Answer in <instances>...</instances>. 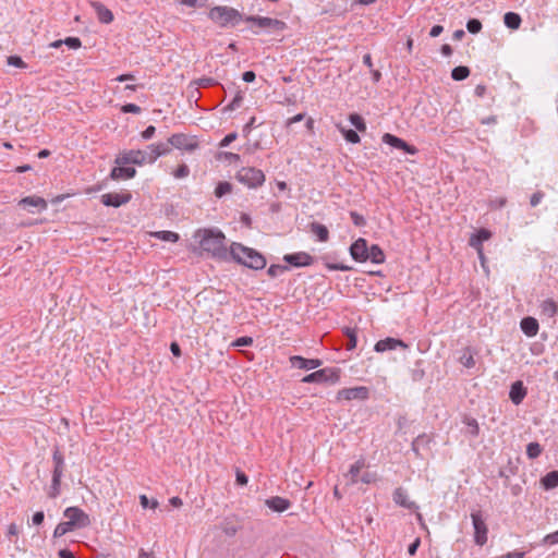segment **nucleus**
<instances>
[{"instance_id":"nucleus-1","label":"nucleus","mask_w":558,"mask_h":558,"mask_svg":"<svg viewBox=\"0 0 558 558\" xmlns=\"http://www.w3.org/2000/svg\"><path fill=\"white\" fill-rule=\"evenodd\" d=\"M194 238H199V247L213 258L217 260L231 258L230 251L227 250L225 244L226 236L220 230L199 229Z\"/></svg>"},{"instance_id":"nucleus-2","label":"nucleus","mask_w":558,"mask_h":558,"mask_svg":"<svg viewBox=\"0 0 558 558\" xmlns=\"http://www.w3.org/2000/svg\"><path fill=\"white\" fill-rule=\"evenodd\" d=\"M230 257L235 263L254 270L264 269L267 264L263 254L238 242L231 244Z\"/></svg>"},{"instance_id":"nucleus-3","label":"nucleus","mask_w":558,"mask_h":558,"mask_svg":"<svg viewBox=\"0 0 558 558\" xmlns=\"http://www.w3.org/2000/svg\"><path fill=\"white\" fill-rule=\"evenodd\" d=\"M66 469L65 458L59 446H54L52 450V471L51 484L47 490V496L56 499L61 494V478Z\"/></svg>"},{"instance_id":"nucleus-4","label":"nucleus","mask_w":558,"mask_h":558,"mask_svg":"<svg viewBox=\"0 0 558 558\" xmlns=\"http://www.w3.org/2000/svg\"><path fill=\"white\" fill-rule=\"evenodd\" d=\"M208 17L220 27H233L245 19L236 9L227 5L211 8Z\"/></svg>"},{"instance_id":"nucleus-5","label":"nucleus","mask_w":558,"mask_h":558,"mask_svg":"<svg viewBox=\"0 0 558 558\" xmlns=\"http://www.w3.org/2000/svg\"><path fill=\"white\" fill-rule=\"evenodd\" d=\"M235 179L248 189H257L265 182V174L255 167H242L235 174Z\"/></svg>"},{"instance_id":"nucleus-6","label":"nucleus","mask_w":558,"mask_h":558,"mask_svg":"<svg viewBox=\"0 0 558 558\" xmlns=\"http://www.w3.org/2000/svg\"><path fill=\"white\" fill-rule=\"evenodd\" d=\"M340 368L337 367H325L318 371H315L302 378V383H316V384H323V383H330V384H337L340 380Z\"/></svg>"},{"instance_id":"nucleus-7","label":"nucleus","mask_w":558,"mask_h":558,"mask_svg":"<svg viewBox=\"0 0 558 558\" xmlns=\"http://www.w3.org/2000/svg\"><path fill=\"white\" fill-rule=\"evenodd\" d=\"M244 21L262 29L283 32L287 28L286 22L268 16L247 15Z\"/></svg>"},{"instance_id":"nucleus-8","label":"nucleus","mask_w":558,"mask_h":558,"mask_svg":"<svg viewBox=\"0 0 558 558\" xmlns=\"http://www.w3.org/2000/svg\"><path fill=\"white\" fill-rule=\"evenodd\" d=\"M472 524L474 529V543L477 546H484L487 543L488 527L481 510L471 512Z\"/></svg>"},{"instance_id":"nucleus-9","label":"nucleus","mask_w":558,"mask_h":558,"mask_svg":"<svg viewBox=\"0 0 558 558\" xmlns=\"http://www.w3.org/2000/svg\"><path fill=\"white\" fill-rule=\"evenodd\" d=\"M171 149L177 148L185 151H194L199 147V142L195 135H187L184 133L172 134L168 138Z\"/></svg>"},{"instance_id":"nucleus-10","label":"nucleus","mask_w":558,"mask_h":558,"mask_svg":"<svg viewBox=\"0 0 558 558\" xmlns=\"http://www.w3.org/2000/svg\"><path fill=\"white\" fill-rule=\"evenodd\" d=\"M114 163L119 166H143L146 163L144 150L141 149H130L121 151L114 159Z\"/></svg>"},{"instance_id":"nucleus-11","label":"nucleus","mask_w":558,"mask_h":558,"mask_svg":"<svg viewBox=\"0 0 558 558\" xmlns=\"http://www.w3.org/2000/svg\"><path fill=\"white\" fill-rule=\"evenodd\" d=\"M369 398V389L365 386L342 388L337 392L336 399L337 401H351V400H360L365 401Z\"/></svg>"},{"instance_id":"nucleus-12","label":"nucleus","mask_w":558,"mask_h":558,"mask_svg":"<svg viewBox=\"0 0 558 558\" xmlns=\"http://www.w3.org/2000/svg\"><path fill=\"white\" fill-rule=\"evenodd\" d=\"M63 515L78 530L90 525L89 515L78 507H68Z\"/></svg>"},{"instance_id":"nucleus-13","label":"nucleus","mask_w":558,"mask_h":558,"mask_svg":"<svg viewBox=\"0 0 558 558\" xmlns=\"http://www.w3.org/2000/svg\"><path fill=\"white\" fill-rule=\"evenodd\" d=\"M131 199L132 193L128 190H123L120 193H106L100 196V202L102 205L114 208L130 203Z\"/></svg>"},{"instance_id":"nucleus-14","label":"nucleus","mask_w":558,"mask_h":558,"mask_svg":"<svg viewBox=\"0 0 558 558\" xmlns=\"http://www.w3.org/2000/svg\"><path fill=\"white\" fill-rule=\"evenodd\" d=\"M171 153L170 144L167 142H159L156 144H149L144 149L146 163H154L159 157L166 156Z\"/></svg>"},{"instance_id":"nucleus-15","label":"nucleus","mask_w":558,"mask_h":558,"mask_svg":"<svg viewBox=\"0 0 558 558\" xmlns=\"http://www.w3.org/2000/svg\"><path fill=\"white\" fill-rule=\"evenodd\" d=\"M219 527L225 535L232 537L243 529V520L238 514L231 513L222 519Z\"/></svg>"},{"instance_id":"nucleus-16","label":"nucleus","mask_w":558,"mask_h":558,"mask_svg":"<svg viewBox=\"0 0 558 558\" xmlns=\"http://www.w3.org/2000/svg\"><path fill=\"white\" fill-rule=\"evenodd\" d=\"M383 142L393 148L403 150L409 155H416L418 153V149L414 145H411L401 137L390 133H385L383 135Z\"/></svg>"},{"instance_id":"nucleus-17","label":"nucleus","mask_w":558,"mask_h":558,"mask_svg":"<svg viewBox=\"0 0 558 558\" xmlns=\"http://www.w3.org/2000/svg\"><path fill=\"white\" fill-rule=\"evenodd\" d=\"M351 257L359 263L368 260L369 250L367 241L364 238L355 240L349 248Z\"/></svg>"},{"instance_id":"nucleus-18","label":"nucleus","mask_w":558,"mask_h":558,"mask_svg":"<svg viewBox=\"0 0 558 558\" xmlns=\"http://www.w3.org/2000/svg\"><path fill=\"white\" fill-rule=\"evenodd\" d=\"M289 266L292 267H306L314 263V257L306 252H296L286 254L282 258Z\"/></svg>"},{"instance_id":"nucleus-19","label":"nucleus","mask_w":558,"mask_h":558,"mask_svg":"<svg viewBox=\"0 0 558 558\" xmlns=\"http://www.w3.org/2000/svg\"><path fill=\"white\" fill-rule=\"evenodd\" d=\"M397 348L408 349V344L401 339L387 337L376 342L374 350L378 353L396 350Z\"/></svg>"},{"instance_id":"nucleus-20","label":"nucleus","mask_w":558,"mask_h":558,"mask_svg":"<svg viewBox=\"0 0 558 558\" xmlns=\"http://www.w3.org/2000/svg\"><path fill=\"white\" fill-rule=\"evenodd\" d=\"M289 361L292 367L300 369H314L323 364V361L319 359H306L301 355H292Z\"/></svg>"},{"instance_id":"nucleus-21","label":"nucleus","mask_w":558,"mask_h":558,"mask_svg":"<svg viewBox=\"0 0 558 558\" xmlns=\"http://www.w3.org/2000/svg\"><path fill=\"white\" fill-rule=\"evenodd\" d=\"M90 7L95 10L97 19L102 24H110L114 16L111 10L99 1L88 0Z\"/></svg>"},{"instance_id":"nucleus-22","label":"nucleus","mask_w":558,"mask_h":558,"mask_svg":"<svg viewBox=\"0 0 558 558\" xmlns=\"http://www.w3.org/2000/svg\"><path fill=\"white\" fill-rule=\"evenodd\" d=\"M392 500L396 505L405 508L408 510H417L418 506L414 502L409 500L407 492L402 487H397L392 493Z\"/></svg>"},{"instance_id":"nucleus-23","label":"nucleus","mask_w":558,"mask_h":558,"mask_svg":"<svg viewBox=\"0 0 558 558\" xmlns=\"http://www.w3.org/2000/svg\"><path fill=\"white\" fill-rule=\"evenodd\" d=\"M136 175L134 167L119 166L113 167L109 173V178L113 181L130 180Z\"/></svg>"},{"instance_id":"nucleus-24","label":"nucleus","mask_w":558,"mask_h":558,"mask_svg":"<svg viewBox=\"0 0 558 558\" xmlns=\"http://www.w3.org/2000/svg\"><path fill=\"white\" fill-rule=\"evenodd\" d=\"M526 387L521 380H517L510 387L509 398L513 404L519 405L526 397Z\"/></svg>"},{"instance_id":"nucleus-25","label":"nucleus","mask_w":558,"mask_h":558,"mask_svg":"<svg viewBox=\"0 0 558 558\" xmlns=\"http://www.w3.org/2000/svg\"><path fill=\"white\" fill-rule=\"evenodd\" d=\"M492 238V232L486 228L478 229L475 233H473L469 240L470 246L474 247L477 253H481V248L483 247V242L489 240Z\"/></svg>"},{"instance_id":"nucleus-26","label":"nucleus","mask_w":558,"mask_h":558,"mask_svg":"<svg viewBox=\"0 0 558 558\" xmlns=\"http://www.w3.org/2000/svg\"><path fill=\"white\" fill-rule=\"evenodd\" d=\"M265 505L274 512H283L291 507V501L280 496H274L265 500Z\"/></svg>"},{"instance_id":"nucleus-27","label":"nucleus","mask_w":558,"mask_h":558,"mask_svg":"<svg viewBox=\"0 0 558 558\" xmlns=\"http://www.w3.org/2000/svg\"><path fill=\"white\" fill-rule=\"evenodd\" d=\"M520 327L523 333L527 337L536 336L539 329L537 319L532 316L523 317L520 322Z\"/></svg>"},{"instance_id":"nucleus-28","label":"nucleus","mask_w":558,"mask_h":558,"mask_svg":"<svg viewBox=\"0 0 558 558\" xmlns=\"http://www.w3.org/2000/svg\"><path fill=\"white\" fill-rule=\"evenodd\" d=\"M366 468V460L364 457H361L357 459L349 469L348 473L345 474L347 477H350L351 484L359 483V474L360 472Z\"/></svg>"},{"instance_id":"nucleus-29","label":"nucleus","mask_w":558,"mask_h":558,"mask_svg":"<svg viewBox=\"0 0 558 558\" xmlns=\"http://www.w3.org/2000/svg\"><path fill=\"white\" fill-rule=\"evenodd\" d=\"M541 485L545 490H551L558 487V470L546 473L541 478Z\"/></svg>"},{"instance_id":"nucleus-30","label":"nucleus","mask_w":558,"mask_h":558,"mask_svg":"<svg viewBox=\"0 0 558 558\" xmlns=\"http://www.w3.org/2000/svg\"><path fill=\"white\" fill-rule=\"evenodd\" d=\"M476 351L471 347H466L462 350V354L459 357V362L466 368H472L475 366L474 355Z\"/></svg>"},{"instance_id":"nucleus-31","label":"nucleus","mask_w":558,"mask_h":558,"mask_svg":"<svg viewBox=\"0 0 558 558\" xmlns=\"http://www.w3.org/2000/svg\"><path fill=\"white\" fill-rule=\"evenodd\" d=\"M542 314L547 316L548 318H553L558 314V304L553 299L544 300L541 305Z\"/></svg>"},{"instance_id":"nucleus-32","label":"nucleus","mask_w":558,"mask_h":558,"mask_svg":"<svg viewBox=\"0 0 558 558\" xmlns=\"http://www.w3.org/2000/svg\"><path fill=\"white\" fill-rule=\"evenodd\" d=\"M504 23L508 28H510L512 31H517L521 26L522 19L519 13L510 11V12L505 13Z\"/></svg>"},{"instance_id":"nucleus-33","label":"nucleus","mask_w":558,"mask_h":558,"mask_svg":"<svg viewBox=\"0 0 558 558\" xmlns=\"http://www.w3.org/2000/svg\"><path fill=\"white\" fill-rule=\"evenodd\" d=\"M310 227L319 242H327L329 240V231L325 225L314 221Z\"/></svg>"},{"instance_id":"nucleus-34","label":"nucleus","mask_w":558,"mask_h":558,"mask_svg":"<svg viewBox=\"0 0 558 558\" xmlns=\"http://www.w3.org/2000/svg\"><path fill=\"white\" fill-rule=\"evenodd\" d=\"M20 205H22L23 207H26V206L38 207L40 210L47 208V202L43 197H39V196H26L23 199H21Z\"/></svg>"},{"instance_id":"nucleus-35","label":"nucleus","mask_w":558,"mask_h":558,"mask_svg":"<svg viewBox=\"0 0 558 558\" xmlns=\"http://www.w3.org/2000/svg\"><path fill=\"white\" fill-rule=\"evenodd\" d=\"M369 255L368 259L374 264H383L385 262V253L378 244H373L368 247Z\"/></svg>"},{"instance_id":"nucleus-36","label":"nucleus","mask_w":558,"mask_h":558,"mask_svg":"<svg viewBox=\"0 0 558 558\" xmlns=\"http://www.w3.org/2000/svg\"><path fill=\"white\" fill-rule=\"evenodd\" d=\"M462 422L466 425V427H468L466 433H468L471 437H473V438L478 437V435H480V425H478V423H477L476 418H474V417H472V416H468V415H465V416L463 417V421H462Z\"/></svg>"},{"instance_id":"nucleus-37","label":"nucleus","mask_w":558,"mask_h":558,"mask_svg":"<svg viewBox=\"0 0 558 558\" xmlns=\"http://www.w3.org/2000/svg\"><path fill=\"white\" fill-rule=\"evenodd\" d=\"M344 336L347 337L345 349L353 350L357 344V335L355 328L345 327L343 330Z\"/></svg>"},{"instance_id":"nucleus-38","label":"nucleus","mask_w":558,"mask_h":558,"mask_svg":"<svg viewBox=\"0 0 558 558\" xmlns=\"http://www.w3.org/2000/svg\"><path fill=\"white\" fill-rule=\"evenodd\" d=\"M518 472V466L513 465L511 459L508 460V464L501 468L498 472V476L505 480V485L509 483L510 475H514Z\"/></svg>"},{"instance_id":"nucleus-39","label":"nucleus","mask_w":558,"mask_h":558,"mask_svg":"<svg viewBox=\"0 0 558 558\" xmlns=\"http://www.w3.org/2000/svg\"><path fill=\"white\" fill-rule=\"evenodd\" d=\"M233 190V185L228 181H219L215 187L214 194L217 198H222L227 194H230Z\"/></svg>"},{"instance_id":"nucleus-40","label":"nucleus","mask_w":558,"mask_h":558,"mask_svg":"<svg viewBox=\"0 0 558 558\" xmlns=\"http://www.w3.org/2000/svg\"><path fill=\"white\" fill-rule=\"evenodd\" d=\"M74 530H77V529L74 526V524H72L70 522V520L60 522L53 531V537H56V538L61 537V536L65 535L66 533L72 532Z\"/></svg>"},{"instance_id":"nucleus-41","label":"nucleus","mask_w":558,"mask_h":558,"mask_svg":"<svg viewBox=\"0 0 558 558\" xmlns=\"http://www.w3.org/2000/svg\"><path fill=\"white\" fill-rule=\"evenodd\" d=\"M325 267L329 270H341V271H349V270H352V267L351 266H348L345 264H342V263H331L329 260V256L328 255H324L320 257Z\"/></svg>"},{"instance_id":"nucleus-42","label":"nucleus","mask_w":558,"mask_h":558,"mask_svg":"<svg viewBox=\"0 0 558 558\" xmlns=\"http://www.w3.org/2000/svg\"><path fill=\"white\" fill-rule=\"evenodd\" d=\"M470 75V69L465 65H458L452 69L451 77L453 81L460 82L468 78Z\"/></svg>"},{"instance_id":"nucleus-43","label":"nucleus","mask_w":558,"mask_h":558,"mask_svg":"<svg viewBox=\"0 0 558 558\" xmlns=\"http://www.w3.org/2000/svg\"><path fill=\"white\" fill-rule=\"evenodd\" d=\"M350 123L355 128V131L365 132L366 131V122L364 118L359 113H351L349 116Z\"/></svg>"},{"instance_id":"nucleus-44","label":"nucleus","mask_w":558,"mask_h":558,"mask_svg":"<svg viewBox=\"0 0 558 558\" xmlns=\"http://www.w3.org/2000/svg\"><path fill=\"white\" fill-rule=\"evenodd\" d=\"M339 131L341 132V134L343 135L344 140L348 143H351V144L360 143L361 137L357 134V131L352 130V129H344L342 126H339Z\"/></svg>"},{"instance_id":"nucleus-45","label":"nucleus","mask_w":558,"mask_h":558,"mask_svg":"<svg viewBox=\"0 0 558 558\" xmlns=\"http://www.w3.org/2000/svg\"><path fill=\"white\" fill-rule=\"evenodd\" d=\"M154 236L161 241L173 242V243L178 242L180 239V235L177 232L168 231V230L157 231L154 233Z\"/></svg>"},{"instance_id":"nucleus-46","label":"nucleus","mask_w":558,"mask_h":558,"mask_svg":"<svg viewBox=\"0 0 558 558\" xmlns=\"http://www.w3.org/2000/svg\"><path fill=\"white\" fill-rule=\"evenodd\" d=\"M420 441H424L425 445H429L430 438L426 434L418 435L411 444V449L416 458H421Z\"/></svg>"},{"instance_id":"nucleus-47","label":"nucleus","mask_w":558,"mask_h":558,"mask_svg":"<svg viewBox=\"0 0 558 558\" xmlns=\"http://www.w3.org/2000/svg\"><path fill=\"white\" fill-rule=\"evenodd\" d=\"M542 451L543 447L536 441L530 442L526 446V456L531 460L538 458L542 454Z\"/></svg>"},{"instance_id":"nucleus-48","label":"nucleus","mask_w":558,"mask_h":558,"mask_svg":"<svg viewBox=\"0 0 558 558\" xmlns=\"http://www.w3.org/2000/svg\"><path fill=\"white\" fill-rule=\"evenodd\" d=\"M290 268L288 265L271 264L267 269V275L271 278L277 277L280 274L288 271Z\"/></svg>"},{"instance_id":"nucleus-49","label":"nucleus","mask_w":558,"mask_h":558,"mask_svg":"<svg viewBox=\"0 0 558 558\" xmlns=\"http://www.w3.org/2000/svg\"><path fill=\"white\" fill-rule=\"evenodd\" d=\"M425 377V371L422 367V361L415 363V367L411 369V378L413 381H421Z\"/></svg>"},{"instance_id":"nucleus-50","label":"nucleus","mask_w":558,"mask_h":558,"mask_svg":"<svg viewBox=\"0 0 558 558\" xmlns=\"http://www.w3.org/2000/svg\"><path fill=\"white\" fill-rule=\"evenodd\" d=\"M217 158L225 159V160L229 161L230 163L241 162V156L239 154L231 153V151H220V153H218Z\"/></svg>"},{"instance_id":"nucleus-51","label":"nucleus","mask_w":558,"mask_h":558,"mask_svg":"<svg viewBox=\"0 0 558 558\" xmlns=\"http://www.w3.org/2000/svg\"><path fill=\"white\" fill-rule=\"evenodd\" d=\"M243 102V93L241 90H236L235 96L232 101L225 108V111H232L241 107Z\"/></svg>"},{"instance_id":"nucleus-52","label":"nucleus","mask_w":558,"mask_h":558,"mask_svg":"<svg viewBox=\"0 0 558 558\" xmlns=\"http://www.w3.org/2000/svg\"><path fill=\"white\" fill-rule=\"evenodd\" d=\"M482 22L478 19H470L466 22V29L471 34H478L482 31Z\"/></svg>"},{"instance_id":"nucleus-53","label":"nucleus","mask_w":558,"mask_h":558,"mask_svg":"<svg viewBox=\"0 0 558 558\" xmlns=\"http://www.w3.org/2000/svg\"><path fill=\"white\" fill-rule=\"evenodd\" d=\"M253 338L248 336H243L236 338L234 341H232L231 347L233 348H240V347H251L253 344Z\"/></svg>"},{"instance_id":"nucleus-54","label":"nucleus","mask_w":558,"mask_h":558,"mask_svg":"<svg viewBox=\"0 0 558 558\" xmlns=\"http://www.w3.org/2000/svg\"><path fill=\"white\" fill-rule=\"evenodd\" d=\"M7 62L9 65L20 69H25L27 66L23 59L17 54L9 56Z\"/></svg>"},{"instance_id":"nucleus-55","label":"nucleus","mask_w":558,"mask_h":558,"mask_svg":"<svg viewBox=\"0 0 558 558\" xmlns=\"http://www.w3.org/2000/svg\"><path fill=\"white\" fill-rule=\"evenodd\" d=\"M172 174L177 179L186 178L190 174V168L187 167V165L182 163L173 171Z\"/></svg>"},{"instance_id":"nucleus-56","label":"nucleus","mask_w":558,"mask_h":558,"mask_svg":"<svg viewBox=\"0 0 558 558\" xmlns=\"http://www.w3.org/2000/svg\"><path fill=\"white\" fill-rule=\"evenodd\" d=\"M62 43L73 50H76L82 46V41L78 37H66Z\"/></svg>"},{"instance_id":"nucleus-57","label":"nucleus","mask_w":558,"mask_h":558,"mask_svg":"<svg viewBox=\"0 0 558 558\" xmlns=\"http://www.w3.org/2000/svg\"><path fill=\"white\" fill-rule=\"evenodd\" d=\"M350 217H351L354 226H356V227H365L366 226V219L364 218V216H362L357 211H350Z\"/></svg>"},{"instance_id":"nucleus-58","label":"nucleus","mask_w":558,"mask_h":558,"mask_svg":"<svg viewBox=\"0 0 558 558\" xmlns=\"http://www.w3.org/2000/svg\"><path fill=\"white\" fill-rule=\"evenodd\" d=\"M195 83L198 85V87H203V88L211 87V86H215V85L219 84L213 77H201Z\"/></svg>"},{"instance_id":"nucleus-59","label":"nucleus","mask_w":558,"mask_h":558,"mask_svg":"<svg viewBox=\"0 0 558 558\" xmlns=\"http://www.w3.org/2000/svg\"><path fill=\"white\" fill-rule=\"evenodd\" d=\"M121 111L123 113H134L138 114L142 111V108L135 104L129 102L122 106Z\"/></svg>"},{"instance_id":"nucleus-60","label":"nucleus","mask_w":558,"mask_h":558,"mask_svg":"<svg viewBox=\"0 0 558 558\" xmlns=\"http://www.w3.org/2000/svg\"><path fill=\"white\" fill-rule=\"evenodd\" d=\"M140 504L141 506L146 509V508H151V509H156L158 507V501L157 500H153L151 502L149 501L148 497L146 495H141L140 496Z\"/></svg>"},{"instance_id":"nucleus-61","label":"nucleus","mask_w":558,"mask_h":558,"mask_svg":"<svg viewBox=\"0 0 558 558\" xmlns=\"http://www.w3.org/2000/svg\"><path fill=\"white\" fill-rule=\"evenodd\" d=\"M507 202L506 197H496L489 201V207L492 209H500L506 206Z\"/></svg>"},{"instance_id":"nucleus-62","label":"nucleus","mask_w":558,"mask_h":558,"mask_svg":"<svg viewBox=\"0 0 558 558\" xmlns=\"http://www.w3.org/2000/svg\"><path fill=\"white\" fill-rule=\"evenodd\" d=\"M542 543H543L544 545H549V546L558 544V530H557L556 532H553V533H550V534H547V535L543 538Z\"/></svg>"},{"instance_id":"nucleus-63","label":"nucleus","mask_w":558,"mask_h":558,"mask_svg":"<svg viewBox=\"0 0 558 558\" xmlns=\"http://www.w3.org/2000/svg\"><path fill=\"white\" fill-rule=\"evenodd\" d=\"M544 196H545V193L543 191H536L530 197V205L532 207H536L543 201Z\"/></svg>"},{"instance_id":"nucleus-64","label":"nucleus","mask_w":558,"mask_h":558,"mask_svg":"<svg viewBox=\"0 0 558 558\" xmlns=\"http://www.w3.org/2000/svg\"><path fill=\"white\" fill-rule=\"evenodd\" d=\"M156 133V128L154 125H148L144 131L141 132V137L145 141H148L154 137Z\"/></svg>"}]
</instances>
